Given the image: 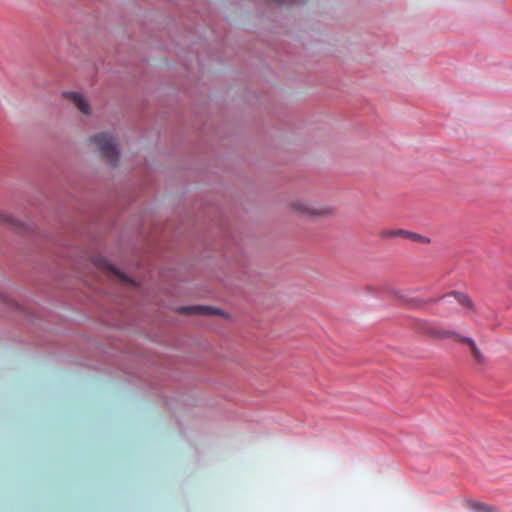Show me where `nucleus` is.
Here are the masks:
<instances>
[{"mask_svg": "<svg viewBox=\"0 0 512 512\" xmlns=\"http://www.w3.org/2000/svg\"><path fill=\"white\" fill-rule=\"evenodd\" d=\"M93 142L97 145L101 155L111 162H118L120 151L114 143L113 137L108 132H101L93 136Z\"/></svg>", "mask_w": 512, "mask_h": 512, "instance_id": "f257e3e1", "label": "nucleus"}, {"mask_svg": "<svg viewBox=\"0 0 512 512\" xmlns=\"http://www.w3.org/2000/svg\"><path fill=\"white\" fill-rule=\"evenodd\" d=\"M179 311L185 314H197L203 316H227V314L223 310L209 305L182 306L179 308Z\"/></svg>", "mask_w": 512, "mask_h": 512, "instance_id": "f03ea898", "label": "nucleus"}, {"mask_svg": "<svg viewBox=\"0 0 512 512\" xmlns=\"http://www.w3.org/2000/svg\"><path fill=\"white\" fill-rule=\"evenodd\" d=\"M382 236H384L386 238L403 237V238H408L414 242L422 241V242L428 243L430 241L429 238H426L417 233H414V232H411L408 230H404V229L384 230L382 232Z\"/></svg>", "mask_w": 512, "mask_h": 512, "instance_id": "7ed1b4c3", "label": "nucleus"}, {"mask_svg": "<svg viewBox=\"0 0 512 512\" xmlns=\"http://www.w3.org/2000/svg\"><path fill=\"white\" fill-rule=\"evenodd\" d=\"M65 98L72 100L77 108L84 114L90 113V107L87 101L84 99L81 93L74 91H66L63 93Z\"/></svg>", "mask_w": 512, "mask_h": 512, "instance_id": "20e7f679", "label": "nucleus"}, {"mask_svg": "<svg viewBox=\"0 0 512 512\" xmlns=\"http://www.w3.org/2000/svg\"><path fill=\"white\" fill-rule=\"evenodd\" d=\"M0 220L8 225L9 227L15 229V230H18L20 232H24L28 229V226L22 222L21 220L17 219L16 217H14L13 215L11 214H7V213H1L0 215Z\"/></svg>", "mask_w": 512, "mask_h": 512, "instance_id": "39448f33", "label": "nucleus"}, {"mask_svg": "<svg viewBox=\"0 0 512 512\" xmlns=\"http://www.w3.org/2000/svg\"><path fill=\"white\" fill-rule=\"evenodd\" d=\"M293 207L296 211L302 213V214H308L313 216H321L325 215L327 211L325 209H316L304 202H295L293 204Z\"/></svg>", "mask_w": 512, "mask_h": 512, "instance_id": "423d86ee", "label": "nucleus"}, {"mask_svg": "<svg viewBox=\"0 0 512 512\" xmlns=\"http://www.w3.org/2000/svg\"><path fill=\"white\" fill-rule=\"evenodd\" d=\"M469 508L474 512H495V507L478 501H469Z\"/></svg>", "mask_w": 512, "mask_h": 512, "instance_id": "0eeeda50", "label": "nucleus"}, {"mask_svg": "<svg viewBox=\"0 0 512 512\" xmlns=\"http://www.w3.org/2000/svg\"><path fill=\"white\" fill-rule=\"evenodd\" d=\"M0 299L11 310H14V311L22 310L21 305L14 299H12L10 296H8L7 294L0 293Z\"/></svg>", "mask_w": 512, "mask_h": 512, "instance_id": "6e6552de", "label": "nucleus"}, {"mask_svg": "<svg viewBox=\"0 0 512 512\" xmlns=\"http://www.w3.org/2000/svg\"><path fill=\"white\" fill-rule=\"evenodd\" d=\"M453 295L458 300V302L461 303L462 305L467 306V307L473 306L472 301L468 297V295H466L462 292H458V291L453 292Z\"/></svg>", "mask_w": 512, "mask_h": 512, "instance_id": "1a4fd4ad", "label": "nucleus"}, {"mask_svg": "<svg viewBox=\"0 0 512 512\" xmlns=\"http://www.w3.org/2000/svg\"><path fill=\"white\" fill-rule=\"evenodd\" d=\"M445 334H451L454 336V338L456 340H459V341H463V342H466L471 348L476 345L475 341L471 338V337H468V336H461L455 332H446Z\"/></svg>", "mask_w": 512, "mask_h": 512, "instance_id": "9d476101", "label": "nucleus"}, {"mask_svg": "<svg viewBox=\"0 0 512 512\" xmlns=\"http://www.w3.org/2000/svg\"><path fill=\"white\" fill-rule=\"evenodd\" d=\"M471 352L474 356V358L479 361V362H483V355L480 351V349L477 347V345H474L472 348H471Z\"/></svg>", "mask_w": 512, "mask_h": 512, "instance_id": "9b49d317", "label": "nucleus"}, {"mask_svg": "<svg viewBox=\"0 0 512 512\" xmlns=\"http://www.w3.org/2000/svg\"><path fill=\"white\" fill-rule=\"evenodd\" d=\"M408 304L410 306H413V307H416L417 306V301L413 300V299H410V300H407Z\"/></svg>", "mask_w": 512, "mask_h": 512, "instance_id": "f8f14e48", "label": "nucleus"}, {"mask_svg": "<svg viewBox=\"0 0 512 512\" xmlns=\"http://www.w3.org/2000/svg\"><path fill=\"white\" fill-rule=\"evenodd\" d=\"M281 3H286L288 0H280Z\"/></svg>", "mask_w": 512, "mask_h": 512, "instance_id": "ddd939ff", "label": "nucleus"}]
</instances>
